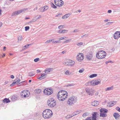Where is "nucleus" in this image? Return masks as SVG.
Here are the masks:
<instances>
[{
    "label": "nucleus",
    "mask_w": 120,
    "mask_h": 120,
    "mask_svg": "<svg viewBox=\"0 0 120 120\" xmlns=\"http://www.w3.org/2000/svg\"><path fill=\"white\" fill-rule=\"evenodd\" d=\"M92 120H96V117H92Z\"/></svg>",
    "instance_id": "nucleus-63"
},
{
    "label": "nucleus",
    "mask_w": 120,
    "mask_h": 120,
    "mask_svg": "<svg viewBox=\"0 0 120 120\" xmlns=\"http://www.w3.org/2000/svg\"><path fill=\"white\" fill-rule=\"evenodd\" d=\"M79 30L77 29H75L74 30V32H78Z\"/></svg>",
    "instance_id": "nucleus-64"
},
{
    "label": "nucleus",
    "mask_w": 120,
    "mask_h": 120,
    "mask_svg": "<svg viewBox=\"0 0 120 120\" xmlns=\"http://www.w3.org/2000/svg\"><path fill=\"white\" fill-rule=\"evenodd\" d=\"M27 9V8L23 9L19 11H14L12 14L11 16H13L14 15H19L20 13L25 11Z\"/></svg>",
    "instance_id": "nucleus-8"
},
{
    "label": "nucleus",
    "mask_w": 120,
    "mask_h": 120,
    "mask_svg": "<svg viewBox=\"0 0 120 120\" xmlns=\"http://www.w3.org/2000/svg\"><path fill=\"white\" fill-rule=\"evenodd\" d=\"M62 33H67L68 31V30H67L63 29L62 30Z\"/></svg>",
    "instance_id": "nucleus-37"
},
{
    "label": "nucleus",
    "mask_w": 120,
    "mask_h": 120,
    "mask_svg": "<svg viewBox=\"0 0 120 120\" xmlns=\"http://www.w3.org/2000/svg\"><path fill=\"white\" fill-rule=\"evenodd\" d=\"M83 54L82 53H79L78 54L77 57V60L81 62L84 59Z\"/></svg>",
    "instance_id": "nucleus-13"
},
{
    "label": "nucleus",
    "mask_w": 120,
    "mask_h": 120,
    "mask_svg": "<svg viewBox=\"0 0 120 120\" xmlns=\"http://www.w3.org/2000/svg\"><path fill=\"white\" fill-rule=\"evenodd\" d=\"M106 53L103 51H101L98 52L96 55L97 58L99 59H104L106 55Z\"/></svg>",
    "instance_id": "nucleus-4"
},
{
    "label": "nucleus",
    "mask_w": 120,
    "mask_h": 120,
    "mask_svg": "<svg viewBox=\"0 0 120 120\" xmlns=\"http://www.w3.org/2000/svg\"><path fill=\"white\" fill-rule=\"evenodd\" d=\"M35 16H36V19L37 20L40 19L41 17V16L40 15H38Z\"/></svg>",
    "instance_id": "nucleus-41"
},
{
    "label": "nucleus",
    "mask_w": 120,
    "mask_h": 120,
    "mask_svg": "<svg viewBox=\"0 0 120 120\" xmlns=\"http://www.w3.org/2000/svg\"><path fill=\"white\" fill-rule=\"evenodd\" d=\"M70 14H68L62 16V18L63 19H65L68 17H69Z\"/></svg>",
    "instance_id": "nucleus-25"
},
{
    "label": "nucleus",
    "mask_w": 120,
    "mask_h": 120,
    "mask_svg": "<svg viewBox=\"0 0 120 120\" xmlns=\"http://www.w3.org/2000/svg\"><path fill=\"white\" fill-rule=\"evenodd\" d=\"M64 25H62L59 26H58V28L59 29H61L63 28H64Z\"/></svg>",
    "instance_id": "nucleus-36"
},
{
    "label": "nucleus",
    "mask_w": 120,
    "mask_h": 120,
    "mask_svg": "<svg viewBox=\"0 0 120 120\" xmlns=\"http://www.w3.org/2000/svg\"><path fill=\"white\" fill-rule=\"evenodd\" d=\"M40 60L39 58H37L34 59V61L35 62H37L38 61Z\"/></svg>",
    "instance_id": "nucleus-44"
},
{
    "label": "nucleus",
    "mask_w": 120,
    "mask_h": 120,
    "mask_svg": "<svg viewBox=\"0 0 120 120\" xmlns=\"http://www.w3.org/2000/svg\"><path fill=\"white\" fill-rule=\"evenodd\" d=\"M97 76V74H92L90 75L89 77L90 78H92L94 77H96Z\"/></svg>",
    "instance_id": "nucleus-33"
},
{
    "label": "nucleus",
    "mask_w": 120,
    "mask_h": 120,
    "mask_svg": "<svg viewBox=\"0 0 120 120\" xmlns=\"http://www.w3.org/2000/svg\"><path fill=\"white\" fill-rule=\"evenodd\" d=\"M51 6L54 9L56 8H57L56 6L53 3H52L51 4Z\"/></svg>",
    "instance_id": "nucleus-40"
},
{
    "label": "nucleus",
    "mask_w": 120,
    "mask_h": 120,
    "mask_svg": "<svg viewBox=\"0 0 120 120\" xmlns=\"http://www.w3.org/2000/svg\"><path fill=\"white\" fill-rule=\"evenodd\" d=\"M43 7L44 11H46L49 8L48 6H45L44 7Z\"/></svg>",
    "instance_id": "nucleus-39"
},
{
    "label": "nucleus",
    "mask_w": 120,
    "mask_h": 120,
    "mask_svg": "<svg viewBox=\"0 0 120 120\" xmlns=\"http://www.w3.org/2000/svg\"><path fill=\"white\" fill-rule=\"evenodd\" d=\"M30 27L29 26H26L25 27V30L26 31H27L29 30Z\"/></svg>",
    "instance_id": "nucleus-47"
},
{
    "label": "nucleus",
    "mask_w": 120,
    "mask_h": 120,
    "mask_svg": "<svg viewBox=\"0 0 120 120\" xmlns=\"http://www.w3.org/2000/svg\"><path fill=\"white\" fill-rule=\"evenodd\" d=\"M114 89V86H112L110 87H109L105 89V90L106 91H108L110 90H111Z\"/></svg>",
    "instance_id": "nucleus-19"
},
{
    "label": "nucleus",
    "mask_w": 120,
    "mask_h": 120,
    "mask_svg": "<svg viewBox=\"0 0 120 120\" xmlns=\"http://www.w3.org/2000/svg\"><path fill=\"white\" fill-rule=\"evenodd\" d=\"M17 99V98L15 96H12L11 98V99L13 101H15Z\"/></svg>",
    "instance_id": "nucleus-31"
},
{
    "label": "nucleus",
    "mask_w": 120,
    "mask_h": 120,
    "mask_svg": "<svg viewBox=\"0 0 120 120\" xmlns=\"http://www.w3.org/2000/svg\"><path fill=\"white\" fill-rule=\"evenodd\" d=\"M34 75V74H33L32 72H30L29 73V75L30 76H32Z\"/></svg>",
    "instance_id": "nucleus-49"
},
{
    "label": "nucleus",
    "mask_w": 120,
    "mask_h": 120,
    "mask_svg": "<svg viewBox=\"0 0 120 120\" xmlns=\"http://www.w3.org/2000/svg\"><path fill=\"white\" fill-rule=\"evenodd\" d=\"M68 95V93L67 91L64 90H62L58 92L57 97L59 100L63 101L67 98Z\"/></svg>",
    "instance_id": "nucleus-1"
},
{
    "label": "nucleus",
    "mask_w": 120,
    "mask_h": 120,
    "mask_svg": "<svg viewBox=\"0 0 120 120\" xmlns=\"http://www.w3.org/2000/svg\"><path fill=\"white\" fill-rule=\"evenodd\" d=\"M84 69L83 68H82L80 69L79 71V73H82L84 71Z\"/></svg>",
    "instance_id": "nucleus-43"
},
{
    "label": "nucleus",
    "mask_w": 120,
    "mask_h": 120,
    "mask_svg": "<svg viewBox=\"0 0 120 120\" xmlns=\"http://www.w3.org/2000/svg\"><path fill=\"white\" fill-rule=\"evenodd\" d=\"M18 42H19L22 41V38L21 35H19L18 36Z\"/></svg>",
    "instance_id": "nucleus-23"
},
{
    "label": "nucleus",
    "mask_w": 120,
    "mask_h": 120,
    "mask_svg": "<svg viewBox=\"0 0 120 120\" xmlns=\"http://www.w3.org/2000/svg\"><path fill=\"white\" fill-rule=\"evenodd\" d=\"M21 86L26 85L27 84V82L26 81H24L20 82Z\"/></svg>",
    "instance_id": "nucleus-28"
},
{
    "label": "nucleus",
    "mask_w": 120,
    "mask_h": 120,
    "mask_svg": "<svg viewBox=\"0 0 120 120\" xmlns=\"http://www.w3.org/2000/svg\"><path fill=\"white\" fill-rule=\"evenodd\" d=\"M53 90L50 89H47L44 90V93L45 94L49 95L53 93Z\"/></svg>",
    "instance_id": "nucleus-12"
},
{
    "label": "nucleus",
    "mask_w": 120,
    "mask_h": 120,
    "mask_svg": "<svg viewBox=\"0 0 120 120\" xmlns=\"http://www.w3.org/2000/svg\"><path fill=\"white\" fill-rule=\"evenodd\" d=\"M65 74L68 75H70L71 74V73L69 71H67L65 73Z\"/></svg>",
    "instance_id": "nucleus-38"
},
{
    "label": "nucleus",
    "mask_w": 120,
    "mask_h": 120,
    "mask_svg": "<svg viewBox=\"0 0 120 120\" xmlns=\"http://www.w3.org/2000/svg\"><path fill=\"white\" fill-rule=\"evenodd\" d=\"M47 104L49 106L51 107H53L56 104V101L53 98H51L48 100Z\"/></svg>",
    "instance_id": "nucleus-6"
},
{
    "label": "nucleus",
    "mask_w": 120,
    "mask_h": 120,
    "mask_svg": "<svg viewBox=\"0 0 120 120\" xmlns=\"http://www.w3.org/2000/svg\"><path fill=\"white\" fill-rule=\"evenodd\" d=\"M100 116L105 117L107 116L106 113L107 112L108 110L104 109H101L100 110Z\"/></svg>",
    "instance_id": "nucleus-7"
},
{
    "label": "nucleus",
    "mask_w": 120,
    "mask_h": 120,
    "mask_svg": "<svg viewBox=\"0 0 120 120\" xmlns=\"http://www.w3.org/2000/svg\"><path fill=\"white\" fill-rule=\"evenodd\" d=\"M80 111H76L74 113H75V114H76V115H77V114L80 113Z\"/></svg>",
    "instance_id": "nucleus-58"
},
{
    "label": "nucleus",
    "mask_w": 120,
    "mask_h": 120,
    "mask_svg": "<svg viewBox=\"0 0 120 120\" xmlns=\"http://www.w3.org/2000/svg\"><path fill=\"white\" fill-rule=\"evenodd\" d=\"M71 39H68L66 41H65L64 42V43H67L68 42H69L70 41H71Z\"/></svg>",
    "instance_id": "nucleus-59"
},
{
    "label": "nucleus",
    "mask_w": 120,
    "mask_h": 120,
    "mask_svg": "<svg viewBox=\"0 0 120 120\" xmlns=\"http://www.w3.org/2000/svg\"><path fill=\"white\" fill-rule=\"evenodd\" d=\"M75 63V61L70 60H66L63 63V64L66 66L72 67L74 66Z\"/></svg>",
    "instance_id": "nucleus-5"
},
{
    "label": "nucleus",
    "mask_w": 120,
    "mask_h": 120,
    "mask_svg": "<svg viewBox=\"0 0 120 120\" xmlns=\"http://www.w3.org/2000/svg\"><path fill=\"white\" fill-rule=\"evenodd\" d=\"M54 3L58 7L62 6L64 4V2L62 0H55Z\"/></svg>",
    "instance_id": "nucleus-11"
},
{
    "label": "nucleus",
    "mask_w": 120,
    "mask_h": 120,
    "mask_svg": "<svg viewBox=\"0 0 120 120\" xmlns=\"http://www.w3.org/2000/svg\"><path fill=\"white\" fill-rule=\"evenodd\" d=\"M92 81H89L87 83H85V85L86 86H93V84L92 83Z\"/></svg>",
    "instance_id": "nucleus-24"
},
{
    "label": "nucleus",
    "mask_w": 120,
    "mask_h": 120,
    "mask_svg": "<svg viewBox=\"0 0 120 120\" xmlns=\"http://www.w3.org/2000/svg\"><path fill=\"white\" fill-rule=\"evenodd\" d=\"M36 16H35L30 21L28 22V23H31L32 22H35L37 21V20L36 19Z\"/></svg>",
    "instance_id": "nucleus-22"
},
{
    "label": "nucleus",
    "mask_w": 120,
    "mask_h": 120,
    "mask_svg": "<svg viewBox=\"0 0 120 120\" xmlns=\"http://www.w3.org/2000/svg\"><path fill=\"white\" fill-rule=\"evenodd\" d=\"M89 35L88 34H86L83 36H81V38H83V37L84 36L85 37H87Z\"/></svg>",
    "instance_id": "nucleus-52"
},
{
    "label": "nucleus",
    "mask_w": 120,
    "mask_h": 120,
    "mask_svg": "<svg viewBox=\"0 0 120 120\" xmlns=\"http://www.w3.org/2000/svg\"><path fill=\"white\" fill-rule=\"evenodd\" d=\"M36 93L37 94H39L41 92V90L40 89H37L36 90Z\"/></svg>",
    "instance_id": "nucleus-32"
},
{
    "label": "nucleus",
    "mask_w": 120,
    "mask_h": 120,
    "mask_svg": "<svg viewBox=\"0 0 120 120\" xmlns=\"http://www.w3.org/2000/svg\"><path fill=\"white\" fill-rule=\"evenodd\" d=\"M114 101H113L112 102H110L109 104V106L110 107H112L114 105Z\"/></svg>",
    "instance_id": "nucleus-35"
},
{
    "label": "nucleus",
    "mask_w": 120,
    "mask_h": 120,
    "mask_svg": "<svg viewBox=\"0 0 120 120\" xmlns=\"http://www.w3.org/2000/svg\"><path fill=\"white\" fill-rule=\"evenodd\" d=\"M120 37V31H116L114 35V38L115 39H117Z\"/></svg>",
    "instance_id": "nucleus-16"
},
{
    "label": "nucleus",
    "mask_w": 120,
    "mask_h": 120,
    "mask_svg": "<svg viewBox=\"0 0 120 120\" xmlns=\"http://www.w3.org/2000/svg\"><path fill=\"white\" fill-rule=\"evenodd\" d=\"M51 40L50 39H49V40H48L45 43V44H47L48 43H50L51 42Z\"/></svg>",
    "instance_id": "nucleus-48"
},
{
    "label": "nucleus",
    "mask_w": 120,
    "mask_h": 120,
    "mask_svg": "<svg viewBox=\"0 0 120 120\" xmlns=\"http://www.w3.org/2000/svg\"><path fill=\"white\" fill-rule=\"evenodd\" d=\"M97 113L96 112H94L92 115V117H96Z\"/></svg>",
    "instance_id": "nucleus-53"
},
{
    "label": "nucleus",
    "mask_w": 120,
    "mask_h": 120,
    "mask_svg": "<svg viewBox=\"0 0 120 120\" xmlns=\"http://www.w3.org/2000/svg\"><path fill=\"white\" fill-rule=\"evenodd\" d=\"M60 42V41H59V40H58V41H53L52 43L53 44H55V43H59Z\"/></svg>",
    "instance_id": "nucleus-45"
},
{
    "label": "nucleus",
    "mask_w": 120,
    "mask_h": 120,
    "mask_svg": "<svg viewBox=\"0 0 120 120\" xmlns=\"http://www.w3.org/2000/svg\"><path fill=\"white\" fill-rule=\"evenodd\" d=\"M105 63L106 64H107L109 63H113V62L111 61H106V62H105Z\"/></svg>",
    "instance_id": "nucleus-55"
},
{
    "label": "nucleus",
    "mask_w": 120,
    "mask_h": 120,
    "mask_svg": "<svg viewBox=\"0 0 120 120\" xmlns=\"http://www.w3.org/2000/svg\"><path fill=\"white\" fill-rule=\"evenodd\" d=\"M66 37H65L64 38V37H61L60 38H59V41L60 40H64L65 38H66Z\"/></svg>",
    "instance_id": "nucleus-57"
},
{
    "label": "nucleus",
    "mask_w": 120,
    "mask_h": 120,
    "mask_svg": "<svg viewBox=\"0 0 120 120\" xmlns=\"http://www.w3.org/2000/svg\"><path fill=\"white\" fill-rule=\"evenodd\" d=\"M85 90L89 95L92 96L94 94L95 90L92 88H87Z\"/></svg>",
    "instance_id": "nucleus-9"
},
{
    "label": "nucleus",
    "mask_w": 120,
    "mask_h": 120,
    "mask_svg": "<svg viewBox=\"0 0 120 120\" xmlns=\"http://www.w3.org/2000/svg\"><path fill=\"white\" fill-rule=\"evenodd\" d=\"M52 113L50 110L47 109L44 111L42 114V116L45 119H48L52 116Z\"/></svg>",
    "instance_id": "nucleus-2"
},
{
    "label": "nucleus",
    "mask_w": 120,
    "mask_h": 120,
    "mask_svg": "<svg viewBox=\"0 0 120 120\" xmlns=\"http://www.w3.org/2000/svg\"><path fill=\"white\" fill-rule=\"evenodd\" d=\"M3 101L4 103H7L10 102V101L8 99L5 98L3 100Z\"/></svg>",
    "instance_id": "nucleus-27"
},
{
    "label": "nucleus",
    "mask_w": 120,
    "mask_h": 120,
    "mask_svg": "<svg viewBox=\"0 0 120 120\" xmlns=\"http://www.w3.org/2000/svg\"><path fill=\"white\" fill-rule=\"evenodd\" d=\"M86 119L87 120H91V117H87Z\"/></svg>",
    "instance_id": "nucleus-61"
},
{
    "label": "nucleus",
    "mask_w": 120,
    "mask_h": 120,
    "mask_svg": "<svg viewBox=\"0 0 120 120\" xmlns=\"http://www.w3.org/2000/svg\"><path fill=\"white\" fill-rule=\"evenodd\" d=\"M113 116L116 119H118V118L119 117L120 115L118 113L116 112H115L113 114Z\"/></svg>",
    "instance_id": "nucleus-21"
},
{
    "label": "nucleus",
    "mask_w": 120,
    "mask_h": 120,
    "mask_svg": "<svg viewBox=\"0 0 120 120\" xmlns=\"http://www.w3.org/2000/svg\"><path fill=\"white\" fill-rule=\"evenodd\" d=\"M31 44H27L26 45H25L23 47V50H25L26 49H27L28 48V46L30 45H31Z\"/></svg>",
    "instance_id": "nucleus-29"
},
{
    "label": "nucleus",
    "mask_w": 120,
    "mask_h": 120,
    "mask_svg": "<svg viewBox=\"0 0 120 120\" xmlns=\"http://www.w3.org/2000/svg\"><path fill=\"white\" fill-rule=\"evenodd\" d=\"M39 10L40 12H43L45 11L43 7H41L39 8Z\"/></svg>",
    "instance_id": "nucleus-34"
},
{
    "label": "nucleus",
    "mask_w": 120,
    "mask_h": 120,
    "mask_svg": "<svg viewBox=\"0 0 120 120\" xmlns=\"http://www.w3.org/2000/svg\"><path fill=\"white\" fill-rule=\"evenodd\" d=\"M83 43L82 42H80L77 44V45L78 46L81 45H82Z\"/></svg>",
    "instance_id": "nucleus-46"
},
{
    "label": "nucleus",
    "mask_w": 120,
    "mask_h": 120,
    "mask_svg": "<svg viewBox=\"0 0 120 120\" xmlns=\"http://www.w3.org/2000/svg\"><path fill=\"white\" fill-rule=\"evenodd\" d=\"M76 114H75V113H73L72 114H71L69 115H67L66 116V119H68L74 116Z\"/></svg>",
    "instance_id": "nucleus-20"
},
{
    "label": "nucleus",
    "mask_w": 120,
    "mask_h": 120,
    "mask_svg": "<svg viewBox=\"0 0 120 120\" xmlns=\"http://www.w3.org/2000/svg\"><path fill=\"white\" fill-rule=\"evenodd\" d=\"M113 22H107L106 23V25H110V24H111Z\"/></svg>",
    "instance_id": "nucleus-60"
},
{
    "label": "nucleus",
    "mask_w": 120,
    "mask_h": 120,
    "mask_svg": "<svg viewBox=\"0 0 120 120\" xmlns=\"http://www.w3.org/2000/svg\"><path fill=\"white\" fill-rule=\"evenodd\" d=\"M93 57V53L92 52L88 53L86 56V59L89 60H92Z\"/></svg>",
    "instance_id": "nucleus-15"
},
{
    "label": "nucleus",
    "mask_w": 120,
    "mask_h": 120,
    "mask_svg": "<svg viewBox=\"0 0 120 120\" xmlns=\"http://www.w3.org/2000/svg\"><path fill=\"white\" fill-rule=\"evenodd\" d=\"M51 68H47L44 70V72L48 74L50 72L51 70Z\"/></svg>",
    "instance_id": "nucleus-26"
},
{
    "label": "nucleus",
    "mask_w": 120,
    "mask_h": 120,
    "mask_svg": "<svg viewBox=\"0 0 120 120\" xmlns=\"http://www.w3.org/2000/svg\"><path fill=\"white\" fill-rule=\"evenodd\" d=\"M61 15V13H60L58 15H56L55 16L56 17H58L59 18L60 17V15Z\"/></svg>",
    "instance_id": "nucleus-51"
},
{
    "label": "nucleus",
    "mask_w": 120,
    "mask_h": 120,
    "mask_svg": "<svg viewBox=\"0 0 120 120\" xmlns=\"http://www.w3.org/2000/svg\"><path fill=\"white\" fill-rule=\"evenodd\" d=\"M20 80L19 79H18L16 80V81L15 82H16V84H17L20 81Z\"/></svg>",
    "instance_id": "nucleus-54"
},
{
    "label": "nucleus",
    "mask_w": 120,
    "mask_h": 120,
    "mask_svg": "<svg viewBox=\"0 0 120 120\" xmlns=\"http://www.w3.org/2000/svg\"><path fill=\"white\" fill-rule=\"evenodd\" d=\"M62 30L60 29L58 31V33H62Z\"/></svg>",
    "instance_id": "nucleus-62"
},
{
    "label": "nucleus",
    "mask_w": 120,
    "mask_h": 120,
    "mask_svg": "<svg viewBox=\"0 0 120 120\" xmlns=\"http://www.w3.org/2000/svg\"><path fill=\"white\" fill-rule=\"evenodd\" d=\"M15 84H16V82H14L12 83L10 85V86H13Z\"/></svg>",
    "instance_id": "nucleus-56"
},
{
    "label": "nucleus",
    "mask_w": 120,
    "mask_h": 120,
    "mask_svg": "<svg viewBox=\"0 0 120 120\" xmlns=\"http://www.w3.org/2000/svg\"><path fill=\"white\" fill-rule=\"evenodd\" d=\"M77 101V97L74 96H72L68 99L67 101V103L70 106H72L76 103Z\"/></svg>",
    "instance_id": "nucleus-3"
},
{
    "label": "nucleus",
    "mask_w": 120,
    "mask_h": 120,
    "mask_svg": "<svg viewBox=\"0 0 120 120\" xmlns=\"http://www.w3.org/2000/svg\"><path fill=\"white\" fill-rule=\"evenodd\" d=\"M92 81L93 86L97 85L100 84L101 80L99 79H98L95 80H94Z\"/></svg>",
    "instance_id": "nucleus-14"
},
{
    "label": "nucleus",
    "mask_w": 120,
    "mask_h": 120,
    "mask_svg": "<svg viewBox=\"0 0 120 120\" xmlns=\"http://www.w3.org/2000/svg\"><path fill=\"white\" fill-rule=\"evenodd\" d=\"M75 84H68L67 85V87H69V86H75Z\"/></svg>",
    "instance_id": "nucleus-42"
},
{
    "label": "nucleus",
    "mask_w": 120,
    "mask_h": 120,
    "mask_svg": "<svg viewBox=\"0 0 120 120\" xmlns=\"http://www.w3.org/2000/svg\"><path fill=\"white\" fill-rule=\"evenodd\" d=\"M30 93L28 91L24 90L22 91L20 94V95L22 98H25L26 97H28L29 96V95L28 94H29Z\"/></svg>",
    "instance_id": "nucleus-10"
},
{
    "label": "nucleus",
    "mask_w": 120,
    "mask_h": 120,
    "mask_svg": "<svg viewBox=\"0 0 120 120\" xmlns=\"http://www.w3.org/2000/svg\"><path fill=\"white\" fill-rule=\"evenodd\" d=\"M116 110L120 112V108L118 107H116Z\"/></svg>",
    "instance_id": "nucleus-50"
},
{
    "label": "nucleus",
    "mask_w": 120,
    "mask_h": 120,
    "mask_svg": "<svg viewBox=\"0 0 120 120\" xmlns=\"http://www.w3.org/2000/svg\"><path fill=\"white\" fill-rule=\"evenodd\" d=\"M99 102L97 101H95L92 102L91 103V105L94 106H97L99 104Z\"/></svg>",
    "instance_id": "nucleus-18"
},
{
    "label": "nucleus",
    "mask_w": 120,
    "mask_h": 120,
    "mask_svg": "<svg viewBox=\"0 0 120 120\" xmlns=\"http://www.w3.org/2000/svg\"><path fill=\"white\" fill-rule=\"evenodd\" d=\"M47 75L43 73L41 74L40 77L38 78V79L41 80L45 78Z\"/></svg>",
    "instance_id": "nucleus-17"
},
{
    "label": "nucleus",
    "mask_w": 120,
    "mask_h": 120,
    "mask_svg": "<svg viewBox=\"0 0 120 120\" xmlns=\"http://www.w3.org/2000/svg\"><path fill=\"white\" fill-rule=\"evenodd\" d=\"M89 115V113L88 112H85L83 113L82 115L84 117H86V116Z\"/></svg>",
    "instance_id": "nucleus-30"
}]
</instances>
